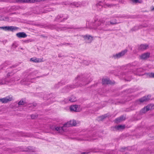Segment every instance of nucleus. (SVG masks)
Here are the masks:
<instances>
[{
  "label": "nucleus",
  "instance_id": "f257e3e1",
  "mask_svg": "<svg viewBox=\"0 0 154 154\" xmlns=\"http://www.w3.org/2000/svg\"><path fill=\"white\" fill-rule=\"evenodd\" d=\"M117 23L116 19L105 22L102 19L95 18L94 20L90 23V27L93 28L100 33H103L104 32L109 30L107 28L108 26Z\"/></svg>",
  "mask_w": 154,
  "mask_h": 154
},
{
  "label": "nucleus",
  "instance_id": "f03ea898",
  "mask_svg": "<svg viewBox=\"0 0 154 154\" xmlns=\"http://www.w3.org/2000/svg\"><path fill=\"white\" fill-rule=\"evenodd\" d=\"M76 81H78V83L79 84V85H78V84L75 86L72 85H67L64 88L65 91L64 92H67L69 91L70 88H74L79 86H81L83 85H85L86 84H88L89 83V81H88V80L85 79L82 75L78 76L76 79Z\"/></svg>",
  "mask_w": 154,
  "mask_h": 154
},
{
  "label": "nucleus",
  "instance_id": "7ed1b4c3",
  "mask_svg": "<svg viewBox=\"0 0 154 154\" xmlns=\"http://www.w3.org/2000/svg\"><path fill=\"white\" fill-rule=\"evenodd\" d=\"M106 0H104V1L103 2L101 1L100 2L97 4V7L98 8H99L100 9V8H102V5H105V7H107L109 8H111L116 5V4H107L106 3Z\"/></svg>",
  "mask_w": 154,
  "mask_h": 154
},
{
  "label": "nucleus",
  "instance_id": "20e7f679",
  "mask_svg": "<svg viewBox=\"0 0 154 154\" xmlns=\"http://www.w3.org/2000/svg\"><path fill=\"white\" fill-rule=\"evenodd\" d=\"M127 51V50L125 49L118 53L113 55L112 57L115 59H118L124 56Z\"/></svg>",
  "mask_w": 154,
  "mask_h": 154
},
{
  "label": "nucleus",
  "instance_id": "39448f33",
  "mask_svg": "<svg viewBox=\"0 0 154 154\" xmlns=\"http://www.w3.org/2000/svg\"><path fill=\"white\" fill-rule=\"evenodd\" d=\"M36 75V72H30L28 75L26 79L25 80H24V81H29L31 82H33V80H35V78L34 77Z\"/></svg>",
  "mask_w": 154,
  "mask_h": 154
},
{
  "label": "nucleus",
  "instance_id": "423d86ee",
  "mask_svg": "<svg viewBox=\"0 0 154 154\" xmlns=\"http://www.w3.org/2000/svg\"><path fill=\"white\" fill-rule=\"evenodd\" d=\"M150 96L148 95L147 96H145L137 100L136 101V104H140L143 102H146L150 98Z\"/></svg>",
  "mask_w": 154,
  "mask_h": 154
},
{
  "label": "nucleus",
  "instance_id": "0eeeda50",
  "mask_svg": "<svg viewBox=\"0 0 154 154\" xmlns=\"http://www.w3.org/2000/svg\"><path fill=\"white\" fill-rule=\"evenodd\" d=\"M45 0H15V2L18 3H31L40 2Z\"/></svg>",
  "mask_w": 154,
  "mask_h": 154
},
{
  "label": "nucleus",
  "instance_id": "6e6552de",
  "mask_svg": "<svg viewBox=\"0 0 154 154\" xmlns=\"http://www.w3.org/2000/svg\"><path fill=\"white\" fill-rule=\"evenodd\" d=\"M13 100L12 96L11 95L7 96L4 98L0 99V102L2 103H6Z\"/></svg>",
  "mask_w": 154,
  "mask_h": 154
},
{
  "label": "nucleus",
  "instance_id": "1a4fd4ad",
  "mask_svg": "<svg viewBox=\"0 0 154 154\" xmlns=\"http://www.w3.org/2000/svg\"><path fill=\"white\" fill-rule=\"evenodd\" d=\"M68 17V16L67 14H60L57 17L56 20L62 21L66 20Z\"/></svg>",
  "mask_w": 154,
  "mask_h": 154
},
{
  "label": "nucleus",
  "instance_id": "9d476101",
  "mask_svg": "<svg viewBox=\"0 0 154 154\" xmlns=\"http://www.w3.org/2000/svg\"><path fill=\"white\" fill-rule=\"evenodd\" d=\"M0 28L4 30L5 31H10L13 32L18 29L16 26H6L4 27H1Z\"/></svg>",
  "mask_w": 154,
  "mask_h": 154
},
{
  "label": "nucleus",
  "instance_id": "9b49d317",
  "mask_svg": "<svg viewBox=\"0 0 154 154\" xmlns=\"http://www.w3.org/2000/svg\"><path fill=\"white\" fill-rule=\"evenodd\" d=\"M20 9V7L18 6H13L7 8L6 10L5 11V12H9L16 11Z\"/></svg>",
  "mask_w": 154,
  "mask_h": 154
},
{
  "label": "nucleus",
  "instance_id": "f8f14e48",
  "mask_svg": "<svg viewBox=\"0 0 154 154\" xmlns=\"http://www.w3.org/2000/svg\"><path fill=\"white\" fill-rule=\"evenodd\" d=\"M51 129L53 130L58 131L59 133H62L63 131H65V129L63 127H58L56 126H52Z\"/></svg>",
  "mask_w": 154,
  "mask_h": 154
},
{
  "label": "nucleus",
  "instance_id": "ddd939ff",
  "mask_svg": "<svg viewBox=\"0 0 154 154\" xmlns=\"http://www.w3.org/2000/svg\"><path fill=\"white\" fill-rule=\"evenodd\" d=\"M82 37L84 38L85 40H87L88 43H90L93 40V37L90 35H82Z\"/></svg>",
  "mask_w": 154,
  "mask_h": 154
},
{
  "label": "nucleus",
  "instance_id": "4468645a",
  "mask_svg": "<svg viewBox=\"0 0 154 154\" xmlns=\"http://www.w3.org/2000/svg\"><path fill=\"white\" fill-rule=\"evenodd\" d=\"M152 106L151 105H148L146 107H144L140 111V113H144L152 109Z\"/></svg>",
  "mask_w": 154,
  "mask_h": 154
},
{
  "label": "nucleus",
  "instance_id": "2eb2a0df",
  "mask_svg": "<svg viewBox=\"0 0 154 154\" xmlns=\"http://www.w3.org/2000/svg\"><path fill=\"white\" fill-rule=\"evenodd\" d=\"M150 54L149 52H146L141 54L140 57L142 60H146L149 57Z\"/></svg>",
  "mask_w": 154,
  "mask_h": 154
},
{
  "label": "nucleus",
  "instance_id": "dca6fc26",
  "mask_svg": "<svg viewBox=\"0 0 154 154\" xmlns=\"http://www.w3.org/2000/svg\"><path fill=\"white\" fill-rule=\"evenodd\" d=\"M76 100L74 96H72L69 100L68 99H65L64 100V101L65 103H68L69 102H74Z\"/></svg>",
  "mask_w": 154,
  "mask_h": 154
},
{
  "label": "nucleus",
  "instance_id": "f3484780",
  "mask_svg": "<svg viewBox=\"0 0 154 154\" xmlns=\"http://www.w3.org/2000/svg\"><path fill=\"white\" fill-rule=\"evenodd\" d=\"M102 83L103 85L105 84H112L113 83L112 82L108 79H103L102 81Z\"/></svg>",
  "mask_w": 154,
  "mask_h": 154
},
{
  "label": "nucleus",
  "instance_id": "a211bd4d",
  "mask_svg": "<svg viewBox=\"0 0 154 154\" xmlns=\"http://www.w3.org/2000/svg\"><path fill=\"white\" fill-rule=\"evenodd\" d=\"M30 61L33 62L39 63L42 62V59L41 58H38L36 57H32L30 59Z\"/></svg>",
  "mask_w": 154,
  "mask_h": 154
},
{
  "label": "nucleus",
  "instance_id": "6ab92c4d",
  "mask_svg": "<svg viewBox=\"0 0 154 154\" xmlns=\"http://www.w3.org/2000/svg\"><path fill=\"white\" fill-rule=\"evenodd\" d=\"M16 36L19 38L26 37L27 35L24 32H20L17 33Z\"/></svg>",
  "mask_w": 154,
  "mask_h": 154
},
{
  "label": "nucleus",
  "instance_id": "aec40b11",
  "mask_svg": "<svg viewBox=\"0 0 154 154\" xmlns=\"http://www.w3.org/2000/svg\"><path fill=\"white\" fill-rule=\"evenodd\" d=\"M148 47V45L147 44H142L139 46L138 47L139 50L143 51L147 49Z\"/></svg>",
  "mask_w": 154,
  "mask_h": 154
},
{
  "label": "nucleus",
  "instance_id": "412c9836",
  "mask_svg": "<svg viewBox=\"0 0 154 154\" xmlns=\"http://www.w3.org/2000/svg\"><path fill=\"white\" fill-rule=\"evenodd\" d=\"M125 118L123 116H121L120 117L116 118L115 120V122L117 123H119L122 121L124 120Z\"/></svg>",
  "mask_w": 154,
  "mask_h": 154
},
{
  "label": "nucleus",
  "instance_id": "4be33fe9",
  "mask_svg": "<svg viewBox=\"0 0 154 154\" xmlns=\"http://www.w3.org/2000/svg\"><path fill=\"white\" fill-rule=\"evenodd\" d=\"M78 106L77 105H75L71 106L70 107V109L71 111H77Z\"/></svg>",
  "mask_w": 154,
  "mask_h": 154
},
{
  "label": "nucleus",
  "instance_id": "5701e85b",
  "mask_svg": "<svg viewBox=\"0 0 154 154\" xmlns=\"http://www.w3.org/2000/svg\"><path fill=\"white\" fill-rule=\"evenodd\" d=\"M1 82L3 83V85L8 84L10 82V81L8 79H1Z\"/></svg>",
  "mask_w": 154,
  "mask_h": 154
},
{
  "label": "nucleus",
  "instance_id": "b1692460",
  "mask_svg": "<svg viewBox=\"0 0 154 154\" xmlns=\"http://www.w3.org/2000/svg\"><path fill=\"white\" fill-rule=\"evenodd\" d=\"M72 28H73L72 27H59L57 28V30L58 31L63 30L67 29Z\"/></svg>",
  "mask_w": 154,
  "mask_h": 154
},
{
  "label": "nucleus",
  "instance_id": "393cba45",
  "mask_svg": "<svg viewBox=\"0 0 154 154\" xmlns=\"http://www.w3.org/2000/svg\"><path fill=\"white\" fill-rule=\"evenodd\" d=\"M71 126H75L76 125V121L74 120H71L69 121Z\"/></svg>",
  "mask_w": 154,
  "mask_h": 154
},
{
  "label": "nucleus",
  "instance_id": "a878e982",
  "mask_svg": "<svg viewBox=\"0 0 154 154\" xmlns=\"http://www.w3.org/2000/svg\"><path fill=\"white\" fill-rule=\"evenodd\" d=\"M125 126L124 125H122L117 126V130L123 129L125 128Z\"/></svg>",
  "mask_w": 154,
  "mask_h": 154
},
{
  "label": "nucleus",
  "instance_id": "bb28decb",
  "mask_svg": "<svg viewBox=\"0 0 154 154\" xmlns=\"http://www.w3.org/2000/svg\"><path fill=\"white\" fill-rule=\"evenodd\" d=\"M63 126L64 128V129L65 128L70 127V126H71L69 122H68L67 123L64 124Z\"/></svg>",
  "mask_w": 154,
  "mask_h": 154
},
{
  "label": "nucleus",
  "instance_id": "cd10ccee",
  "mask_svg": "<svg viewBox=\"0 0 154 154\" xmlns=\"http://www.w3.org/2000/svg\"><path fill=\"white\" fill-rule=\"evenodd\" d=\"M18 45L17 42H15L13 43L12 45V48H16L18 46Z\"/></svg>",
  "mask_w": 154,
  "mask_h": 154
},
{
  "label": "nucleus",
  "instance_id": "c85d7f7f",
  "mask_svg": "<svg viewBox=\"0 0 154 154\" xmlns=\"http://www.w3.org/2000/svg\"><path fill=\"white\" fill-rule=\"evenodd\" d=\"M63 82H59L58 84H56L55 85V87L56 88H58L60 86H61L62 85Z\"/></svg>",
  "mask_w": 154,
  "mask_h": 154
},
{
  "label": "nucleus",
  "instance_id": "c756f323",
  "mask_svg": "<svg viewBox=\"0 0 154 154\" xmlns=\"http://www.w3.org/2000/svg\"><path fill=\"white\" fill-rule=\"evenodd\" d=\"M147 75L150 77L154 78V73H149L147 74Z\"/></svg>",
  "mask_w": 154,
  "mask_h": 154
},
{
  "label": "nucleus",
  "instance_id": "7c9ffc66",
  "mask_svg": "<svg viewBox=\"0 0 154 154\" xmlns=\"http://www.w3.org/2000/svg\"><path fill=\"white\" fill-rule=\"evenodd\" d=\"M7 65V63L5 62L0 66V68L1 69H3Z\"/></svg>",
  "mask_w": 154,
  "mask_h": 154
},
{
  "label": "nucleus",
  "instance_id": "2f4dec72",
  "mask_svg": "<svg viewBox=\"0 0 154 154\" xmlns=\"http://www.w3.org/2000/svg\"><path fill=\"white\" fill-rule=\"evenodd\" d=\"M139 29V27L138 26H136L133 28L131 30V31H133L137 30Z\"/></svg>",
  "mask_w": 154,
  "mask_h": 154
},
{
  "label": "nucleus",
  "instance_id": "473e14b6",
  "mask_svg": "<svg viewBox=\"0 0 154 154\" xmlns=\"http://www.w3.org/2000/svg\"><path fill=\"white\" fill-rule=\"evenodd\" d=\"M133 2L140 3L142 2V0H131Z\"/></svg>",
  "mask_w": 154,
  "mask_h": 154
},
{
  "label": "nucleus",
  "instance_id": "72a5a7b5",
  "mask_svg": "<svg viewBox=\"0 0 154 154\" xmlns=\"http://www.w3.org/2000/svg\"><path fill=\"white\" fill-rule=\"evenodd\" d=\"M111 130L112 131H117V126H115L112 127H111Z\"/></svg>",
  "mask_w": 154,
  "mask_h": 154
},
{
  "label": "nucleus",
  "instance_id": "f704fd0d",
  "mask_svg": "<svg viewBox=\"0 0 154 154\" xmlns=\"http://www.w3.org/2000/svg\"><path fill=\"white\" fill-rule=\"evenodd\" d=\"M24 104V102L23 100H20L18 103V105H23Z\"/></svg>",
  "mask_w": 154,
  "mask_h": 154
},
{
  "label": "nucleus",
  "instance_id": "c9c22d12",
  "mask_svg": "<svg viewBox=\"0 0 154 154\" xmlns=\"http://www.w3.org/2000/svg\"><path fill=\"white\" fill-rule=\"evenodd\" d=\"M32 40L30 39L28 40H24L23 41V42L26 43H29V42H32Z\"/></svg>",
  "mask_w": 154,
  "mask_h": 154
},
{
  "label": "nucleus",
  "instance_id": "e433bc0d",
  "mask_svg": "<svg viewBox=\"0 0 154 154\" xmlns=\"http://www.w3.org/2000/svg\"><path fill=\"white\" fill-rule=\"evenodd\" d=\"M37 117V116L34 115H31V118L32 119H34Z\"/></svg>",
  "mask_w": 154,
  "mask_h": 154
},
{
  "label": "nucleus",
  "instance_id": "4c0bfd02",
  "mask_svg": "<svg viewBox=\"0 0 154 154\" xmlns=\"http://www.w3.org/2000/svg\"><path fill=\"white\" fill-rule=\"evenodd\" d=\"M31 146H29L28 147V149H29V151H30V152L34 151H33L32 149H31Z\"/></svg>",
  "mask_w": 154,
  "mask_h": 154
},
{
  "label": "nucleus",
  "instance_id": "58836bf2",
  "mask_svg": "<svg viewBox=\"0 0 154 154\" xmlns=\"http://www.w3.org/2000/svg\"><path fill=\"white\" fill-rule=\"evenodd\" d=\"M11 73H8L7 75V76L8 77H9L11 76H12V74L10 75Z\"/></svg>",
  "mask_w": 154,
  "mask_h": 154
},
{
  "label": "nucleus",
  "instance_id": "ea45409f",
  "mask_svg": "<svg viewBox=\"0 0 154 154\" xmlns=\"http://www.w3.org/2000/svg\"><path fill=\"white\" fill-rule=\"evenodd\" d=\"M36 105H37V104L36 103H34V104H31V106H33L34 107H35V106H36Z\"/></svg>",
  "mask_w": 154,
  "mask_h": 154
},
{
  "label": "nucleus",
  "instance_id": "a19ab883",
  "mask_svg": "<svg viewBox=\"0 0 154 154\" xmlns=\"http://www.w3.org/2000/svg\"><path fill=\"white\" fill-rule=\"evenodd\" d=\"M2 82V81L1 80H0V85H3V83H2L1 82Z\"/></svg>",
  "mask_w": 154,
  "mask_h": 154
},
{
  "label": "nucleus",
  "instance_id": "79ce46f5",
  "mask_svg": "<svg viewBox=\"0 0 154 154\" xmlns=\"http://www.w3.org/2000/svg\"><path fill=\"white\" fill-rule=\"evenodd\" d=\"M81 154H90V153L89 152L86 153V152H83L81 153Z\"/></svg>",
  "mask_w": 154,
  "mask_h": 154
},
{
  "label": "nucleus",
  "instance_id": "37998d69",
  "mask_svg": "<svg viewBox=\"0 0 154 154\" xmlns=\"http://www.w3.org/2000/svg\"><path fill=\"white\" fill-rule=\"evenodd\" d=\"M101 117H102L103 119H104L106 117V116L105 115L102 116Z\"/></svg>",
  "mask_w": 154,
  "mask_h": 154
},
{
  "label": "nucleus",
  "instance_id": "c03bdc74",
  "mask_svg": "<svg viewBox=\"0 0 154 154\" xmlns=\"http://www.w3.org/2000/svg\"><path fill=\"white\" fill-rule=\"evenodd\" d=\"M95 139L93 138V139H85V140H95Z\"/></svg>",
  "mask_w": 154,
  "mask_h": 154
},
{
  "label": "nucleus",
  "instance_id": "a18cd8bd",
  "mask_svg": "<svg viewBox=\"0 0 154 154\" xmlns=\"http://www.w3.org/2000/svg\"><path fill=\"white\" fill-rule=\"evenodd\" d=\"M9 19V18L8 17H5V20H7Z\"/></svg>",
  "mask_w": 154,
  "mask_h": 154
},
{
  "label": "nucleus",
  "instance_id": "49530a36",
  "mask_svg": "<svg viewBox=\"0 0 154 154\" xmlns=\"http://www.w3.org/2000/svg\"><path fill=\"white\" fill-rule=\"evenodd\" d=\"M151 11H154V6L153 7L152 9H151Z\"/></svg>",
  "mask_w": 154,
  "mask_h": 154
},
{
  "label": "nucleus",
  "instance_id": "de8ad7c7",
  "mask_svg": "<svg viewBox=\"0 0 154 154\" xmlns=\"http://www.w3.org/2000/svg\"><path fill=\"white\" fill-rule=\"evenodd\" d=\"M70 44L69 43H65V45H69Z\"/></svg>",
  "mask_w": 154,
  "mask_h": 154
},
{
  "label": "nucleus",
  "instance_id": "09e8293b",
  "mask_svg": "<svg viewBox=\"0 0 154 154\" xmlns=\"http://www.w3.org/2000/svg\"><path fill=\"white\" fill-rule=\"evenodd\" d=\"M59 57H61V56L60 55V54L59 55Z\"/></svg>",
  "mask_w": 154,
  "mask_h": 154
},
{
  "label": "nucleus",
  "instance_id": "8fccbe9b",
  "mask_svg": "<svg viewBox=\"0 0 154 154\" xmlns=\"http://www.w3.org/2000/svg\"><path fill=\"white\" fill-rule=\"evenodd\" d=\"M75 5L76 7H78V6L76 5V3H75Z\"/></svg>",
  "mask_w": 154,
  "mask_h": 154
},
{
  "label": "nucleus",
  "instance_id": "3c124183",
  "mask_svg": "<svg viewBox=\"0 0 154 154\" xmlns=\"http://www.w3.org/2000/svg\"><path fill=\"white\" fill-rule=\"evenodd\" d=\"M147 26H143V27H147Z\"/></svg>",
  "mask_w": 154,
  "mask_h": 154
},
{
  "label": "nucleus",
  "instance_id": "603ef678",
  "mask_svg": "<svg viewBox=\"0 0 154 154\" xmlns=\"http://www.w3.org/2000/svg\"><path fill=\"white\" fill-rule=\"evenodd\" d=\"M125 154H129V153H125Z\"/></svg>",
  "mask_w": 154,
  "mask_h": 154
},
{
  "label": "nucleus",
  "instance_id": "864d4df0",
  "mask_svg": "<svg viewBox=\"0 0 154 154\" xmlns=\"http://www.w3.org/2000/svg\"><path fill=\"white\" fill-rule=\"evenodd\" d=\"M48 11H50V10H47Z\"/></svg>",
  "mask_w": 154,
  "mask_h": 154
},
{
  "label": "nucleus",
  "instance_id": "5fc2aeb1",
  "mask_svg": "<svg viewBox=\"0 0 154 154\" xmlns=\"http://www.w3.org/2000/svg\"><path fill=\"white\" fill-rule=\"evenodd\" d=\"M21 49H23V48H21Z\"/></svg>",
  "mask_w": 154,
  "mask_h": 154
}]
</instances>
